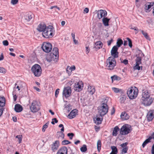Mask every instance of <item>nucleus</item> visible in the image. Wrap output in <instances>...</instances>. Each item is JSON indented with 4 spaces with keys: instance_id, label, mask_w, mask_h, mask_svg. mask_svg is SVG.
Wrapping results in <instances>:
<instances>
[{
    "instance_id": "f257e3e1",
    "label": "nucleus",
    "mask_w": 154,
    "mask_h": 154,
    "mask_svg": "<svg viewBox=\"0 0 154 154\" xmlns=\"http://www.w3.org/2000/svg\"><path fill=\"white\" fill-rule=\"evenodd\" d=\"M116 65L115 58L112 57H109L107 60L106 63V68L110 70L113 69Z\"/></svg>"
},
{
    "instance_id": "f03ea898",
    "label": "nucleus",
    "mask_w": 154,
    "mask_h": 154,
    "mask_svg": "<svg viewBox=\"0 0 154 154\" xmlns=\"http://www.w3.org/2000/svg\"><path fill=\"white\" fill-rule=\"evenodd\" d=\"M138 94V90L135 87H131L129 88L127 92V95L130 99H134L137 96Z\"/></svg>"
},
{
    "instance_id": "7ed1b4c3",
    "label": "nucleus",
    "mask_w": 154,
    "mask_h": 154,
    "mask_svg": "<svg viewBox=\"0 0 154 154\" xmlns=\"http://www.w3.org/2000/svg\"><path fill=\"white\" fill-rule=\"evenodd\" d=\"M31 70L36 77H39L41 75L42 68L38 64H35L33 65L31 68Z\"/></svg>"
},
{
    "instance_id": "20e7f679",
    "label": "nucleus",
    "mask_w": 154,
    "mask_h": 154,
    "mask_svg": "<svg viewBox=\"0 0 154 154\" xmlns=\"http://www.w3.org/2000/svg\"><path fill=\"white\" fill-rule=\"evenodd\" d=\"M54 30L51 26H49L47 28L42 32V35L45 38H48L52 37L53 36Z\"/></svg>"
},
{
    "instance_id": "39448f33",
    "label": "nucleus",
    "mask_w": 154,
    "mask_h": 154,
    "mask_svg": "<svg viewBox=\"0 0 154 154\" xmlns=\"http://www.w3.org/2000/svg\"><path fill=\"white\" fill-rule=\"evenodd\" d=\"M40 109V103L36 100H33L30 106L31 111L33 112H38Z\"/></svg>"
},
{
    "instance_id": "423d86ee",
    "label": "nucleus",
    "mask_w": 154,
    "mask_h": 154,
    "mask_svg": "<svg viewBox=\"0 0 154 154\" xmlns=\"http://www.w3.org/2000/svg\"><path fill=\"white\" fill-rule=\"evenodd\" d=\"M131 131V126L128 124H125L121 128L120 133L122 135H125L130 133Z\"/></svg>"
},
{
    "instance_id": "0eeeda50",
    "label": "nucleus",
    "mask_w": 154,
    "mask_h": 154,
    "mask_svg": "<svg viewBox=\"0 0 154 154\" xmlns=\"http://www.w3.org/2000/svg\"><path fill=\"white\" fill-rule=\"evenodd\" d=\"M108 107L107 104L101 105L99 109L100 116L102 117L106 115L108 112Z\"/></svg>"
},
{
    "instance_id": "6e6552de",
    "label": "nucleus",
    "mask_w": 154,
    "mask_h": 154,
    "mask_svg": "<svg viewBox=\"0 0 154 154\" xmlns=\"http://www.w3.org/2000/svg\"><path fill=\"white\" fill-rule=\"evenodd\" d=\"M42 48L44 51L46 53H49L51 51L52 46L50 43L44 42L43 43Z\"/></svg>"
},
{
    "instance_id": "1a4fd4ad",
    "label": "nucleus",
    "mask_w": 154,
    "mask_h": 154,
    "mask_svg": "<svg viewBox=\"0 0 154 154\" xmlns=\"http://www.w3.org/2000/svg\"><path fill=\"white\" fill-rule=\"evenodd\" d=\"M97 14V18L99 19H101L103 17H106L107 15V13L106 11L103 10H100L98 11L96 10L94 12Z\"/></svg>"
},
{
    "instance_id": "9d476101",
    "label": "nucleus",
    "mask_w": 154,
    "mask_h": 154,
    "mask_svg": "<svg viewBox=\"0 0 154 154\" xmlns=\"http://www.w3.org/2000/svg\"><path fill=\"white\" fill-rule=\"evenodd\" d=\"M71 92L70 87H68L65 88L63 91V96L66 98L70 96Z\"/></svg>"
},
{
    "instance_id": "9b49d317",
    "label": "nucleus",
    "mask_w": 154,
    "mask_h": 154,
    "mask_svg": "<svg viewBox=\"0 0 154 154\" xmlns=\"http://www.w3.org/2000/svg\"><path fill=\"white\" fill-rule=\"evenodd\" d=\"M118 48L117 46H114L111 51V54L112 58H117L118 57L119 53L118 51Z\"/></svg>"
},
{
    "instance_id": "f8f14e48",
    "label": "nucleus",
    "mask_w": 154,
    "mask_h": 154,
    "mask_svg": "<svg viewBox=\"0 0 154 154\" xmlns=\"http://www.w3.org/2000/svg\"><path fill=\"white\" fill-rule=\"evenodd\" d=\"M83 87V83L82 81H79L75 84V90L78 92L81 91Z\"/></svg>"
},
{
    "instance_id": "ddd939ff",
    "label": "nucleus",
    "mask_w": 154,
    "mask_h": 154,
    "mask_svg": "<svg viewBox=\"0 0 154 154\" xmlns=\"http://www.w3.org/2000/svg\"><path fill=\"white\" fill-rule=\"evenodd\" d=\"M59 141L57 140L50 145L51 149L53 152H55L58 149L59 146Z\"/></svg>"
},
{
    "instance_id": "4468645a",
    "label": "nucleus",
    "mask_w": 154,
    "mask_h": 154,
    "mask_svg": "<svg viewBox=\"0 0 154 154\" xmlns=\"http://www.w3.org/2000/svg\"><path fill=\"white\" fill-rule=\"evenodd\" d=\"M141 101L142 104L146 106H150L152 102V99L150 98L144 100H141Z\"/></svg>"
},
{
    "instance_id": "2eb2a0df",
    "label": "nucleus",
    "mask_w": 154,
    "mask_h": 154,
    "mask_svg": "<svg viewBox=\"0 0 154 154\" xmlns=\"http://www.w3.org/2000/svg\"><path fill=\"white\" fill-rule=\"evenodd\" d=\"M54 55L52 54H50L48 55L46 57V59L48 61L50 62L52 61H57L58 59V58L55 57Z\"/></svg>"
},
{
    "instance_id": "dca6fc26",
    "label": "nucleus",
    "mask_w": 154,
    "mask_h": 154,
    "mask_svg": "<svg viewBox=\"0 0 154 154\" xmlns=\"http://www.w3.org/2000/svg\"><path fill=\"white\" fill-rule=\"evenodd\" d=\"M78 111L76 109L72 110L68 115L67 117L70 119H72L75 118L78 114Z\"/></svg>"
},
{
    "instance_id": "f3484780",
    "label": "nucleus",
    "mask_w": 154,
    "mask_h": 154,
    "mask_svg": "<svg viewBox=\"0 0 154 154\" xmlns=\"http://www.w3.org/2000/svg\"><path fill=\"white\" fill-rule=\"evenodd\" d=\"M47 28L46 24L44 23H42L38 26L37 30L38 31L43 32Z\"/></svg>"
},
{
    "instance_id": "a211bd4d",
    "label": "nucleus",
    "mask_w": 154,
    "mask_h": 154,
    "mask_svg": "<svg viewBox=\"0 0 154 154\" xmlns=\"http://www.w3.org/2000/svg\"><path fill=\"white\" fill-rule=\"evenodd\" d=\"M146 117L148 121H151L154 118V110L149 111L147 114Z\"/></svg>"
},
{
    "instance_id": "6ab92c4d",
    "label": "nucleus",
    "mask_w": 154,
    "mask_h": 154,
    "mask_svg": "<svg viewBox=\"0 0 154 154\" xmlns=\"http://www.w3.org/2000/svg\"><path fill=\"white\" fill-rule=\"evenodd\" d=\"M87 91L89 94L91 95H93L96 91L95 86L93 85H88V86Z\"/></svg>"
},
{
    "instance_id": "aec40b11",
    "label": "nucleus",
    "mask_w": 154,
    "mask_h": 154,
    "mask_svg": "<svg viewBox=\"0 0 154 154\" xmlns=\"http://www.w3.org/2000/svg\"><path fill=\"white\" fill-rule=\"evenodd\" d=\"M56 154H67V149L66 147L61 148L57 151Z\"/></svg>"
},
{
    "instance_id": "412c9836",
    "label": "nucleus",
    "mask_w": 154,
    "mask_h": 154,
    "mask_svg": "<svg viewBox=\"0 0 154 154\" xmlns=\"http://www.w3.org/2000/svg\"><path fill=\"white\" fill-rule=\"evenodd\" d=\"M103 120V117H100L97 116L96 117L93 119L94 122L97 125H99L101 123Z\"/></svg>"
},
{
    "instance_id": "4be33fe9",
    "label": "nucleus",
    "mask_w": 154,
    "mask_h": 154,
    "mask_svg": "<svg viewBox=\"0 0 154 154\" xmlns=\"http://www.w3.org/2000/svg\"><path fill=\"white\" fill-rule=\"evenodd\" d=\"M120 116L121 119L123 120H127L129 118V116L128 114L125 112H122Z\"/></svg>"
},
{
    "instance_id": "5701e85b",
    "label": "nucleus",
    "mask_w": 154,
    "mask_h": 154,
    "mask_svg": "<svg viewBox=\"0 0 154 154\" xmlns=\"http://www.w3.org/2000/svg\"><path fill=\"white\" fill-rule=\"evenodd\" d=\"M142 97L141 100H144L145 99L149 98V95L147 91H143L142 92Z\"/></svg>"
},
{
    "instance_id": "b1692460",
    "label": "nucleus",
    "mask_w": 154,
    "mask_h": 154,
    "mask_svg": "<svg viewBox=\"0 0 154 154\" xmlns=\"http://www.w3.org/2000/svg\"><path fill=\"white\" fill-rule=\"evenodd\" d=\"M51 54H52L54 55L55 57L57 58H59V50L58 48L57 47L54 48H53L52 53Z\"/></svg>"
},
{
    "instance_id": "393cba45",
    "label": "nucleus",
    "mask_w": 154,
    "mask_h": 154,
    "mask_svg": "<svg viewBox=\"0 0 154 154\" xmlns=\"http://www.w3.org/2000/svg\"><path fill=\"white\" fill-rule=\"evenodd\" d=\"M14 110L17 112H20L23 110V107L19 104H17L15 106Z\"/></svg>"
},
{
    "instance_id": "a878e982",
    "label": "nucleus",
    "mask_w": 154,
    "mask_h": 154,
    "mask_svg": "<svg viewBox=\"0 0 154 154\" xmlns=\"http://www.w3.org/2000/svg\"><path fill=\"white\" fill-rule=\"evenodd\" d=\"M102 46L103 43L100 41L97 42L95 43L94 47L97 50L102 48Z\"/></svg>"
},
{
    "instance_id": "bb28decb",
    "label": "nucleus",
    "mask_w": 154,
    "mask_h": 154,
    "mask_svg": "<svg viewBox=\"0 0 154 154\" xmlns=\"http://www.w3.org/2000/svg\"><path fill=\"white\" fill-rule=\"evenodd\" d=\"M59 128H62L61 129V131L60 132H57V134H59L61 135V136L62 139H63L64 138V134L63 133V132L64 131V127L63 125V124H61L59 125Z\"/></svg>"
},
{
    "instance_id": "cd10ccee",
    "label": "nucleus",
    "mask_w": 154,
    "mask_h": 154,
    "mask_svg": "<svg viewBox=\"0 0 154 154\" xmlns=\"http://www.w3.org/2000/svg\"><path fill=\"white\" fill-rule=\"evenodd\" d=\"M5 104V99L4 97L0 96V107H4Z\"/></svg>"
},
{
    "instance_id": "c85d7f7f",
    "label": "nucleus",
    "mask_w": 154,
    "mask_h": 154,
    "mask_svg": "<svg viewBox=\"0 0 154 154\" xmlns=\"http://www.w3.org/2000/svg\"><path fill=\"white\" fill-rule=\"evenodd\" d=\"M110 20V19L106 17L103 18L102 19V22L103 24L105 26H108L109 22Z\"/></svg>"
},
{
    "instance_id": "c756f323",
    "label": "nucleus",
    "mask_w": 154,
    "mask_h": 154,
    "mask_svg": "<svg viewBox=\"0 0 154 154\" xmlns=\"http://www.w3.org/2000/svg\"><path fill=\"white\" fill-rule=\"evenodd\" d=\"M119 129L118 126H116L114 128L112 133V135L116 136L118 134V132L119 131Z\"/></svg>"
},
{
    "instance_id": "7c9ffc66",
    "label": "nucleus",
    "mask_w": 154,
    "mask_h": 154,
    "mask_svg": "<svg viewBox=\"0 0 154 154\" xmlns=\"http://www.w3.org/2000/svg\"><path fill=\"white\" fill-rule=\"evenodd\" d=\"M144 6V10L146 12H149L150 11V9L152 7L151 4H149V5L146 4Z\"/></svg>"
},
{
    "instance_id": "2f4dec72",
    "label": "nucleus",
    "mask_w": 154,
    "mask_h": 154,
    "mask_svg": "<svg viewBox=\"0 0 154 154\" xmlns=\"http://www.w3.org/2000/svg\"><path fill=\"white\" fill-rule=\"evenodd\" d=\"M111 149L112 151L110 154H117L118 153V149L116 147L114 146H112Z\"/></svg>"
},
{
    "instance_id": "473e14b6",
    "label": "nucleus",
    "mask_w": 154,
    "mask_h": 154,
    "mask_svg": "<svg viewBox=\"0 0 154 154\" xmlns=\"http://www.w3.org/2000/svg\"><path fill=\"white\" fill-rule=\"evenodd\" d=\"M151 142V138L148 137V138L146 139L143 143L142 144V147L144 148L148 143Z\"/></svg>"
},
{
    "instance_id": "72a5a7b5",
    "label": "nucleus",
    "mask_w": 154,
    "mask_h": 154,
    "mask_svg": "<svg viewBox=\"0 0 154 154\" xmlns=\"http://www.w3.org/2000/svg\"><path fill=\"white\" fill-rule=\"evenodd\" d=\"M33 15L31 14H28L26 16H25V18L26 20L28 21H30L32 18Z\"/></svg>"
},
{
    "instance_id": "f704fd0d",
    "label": "nucleus",
    "mask_w": 154,
    "mask_h": 154,
    "mask_svg": "<svg viewBox=\"0 0 154 154\" xmlns=\"http://www.w3.org/2000/svg\"><path fill=\"white\" fill-rule=\"evenodd\" d=\"M97 146L98 151L100 152L101 148V142L100 140H98L97 143Z\"/></svg>"
},
{
    "instance_id": "c9c22d12",
    "label": "nucleus",
    "mask_w": 154,
    "mask_h": 154,
    "mask_svg": "<svg viewBox=\"0 0 154 154\" xmlns=\"http://www.w3.org/2000/svg\"><path fill=\"white\" fill-rule=\"evenodd\" d=\"M123 44V42L122 40L121 39H119L117 42V45L118 48L120 47L121 45Z\"/></svg>"
},
{
    "instance_id": "e433bc0d",
    "label": "nucleus",
    "mask_w": 154,
    "mask_h": 154,
    "mask_svg": "<svg viewBox=\"0 0 154 154\" xmlns=\"http://www.w3.org/2000/svg\"><path fill=\"white\" fill-rule=\"evenodd\" d=\"M112 90L115 93H118L122 91V90L117 88L112 87Z\"/></svg>"
},
{
    "instance_id": "4c0bfd02",
    "label": "nucleus",
    "mask_w": 154,
    "mask_h": 154,
    "mask_svg": "<svg viewBox=\"0 0 154 154\" xmlns=\"http://www.w3.org/2000/svg\"><path fill=\"white\" fill-rule=\"evenodd\" d=\"M141 32L143 35L146 39L149 40H150V39L147 33L146 32H144L143 30L141 31Z\"/></svg>"
},
{
    "instance_id": "58836bf2",
    "label": "nucleus",
    "mask_w": 154,
    "mask_h": 154,
    "mask_svg": "<svg viewBox=\"0 0 154 154\" xmlns=\"http://www.w3.org/2000/svg\"><path fill=\"white\" fill-rule=\"evenodd\" d=\"M49 123V122H48L43 126L42 129L43 132H45V129L48 128Z\"/></svg>"
},
{
    "instance_id": "ea45409f",
    "label": "nucleus",
    "mask_w": 154,
    "mask_h": 154,
    "mask_svg": "<svg viewBox=\"0 0 154 154\" xmlns=\"http://www.w3.org/2000/svg\"><path fill=\"white\" fill-rule=\"evenodd\" d=\"M87 146L86 145L84 144L80 148V150L82 152H84L87 151Z\"/></svg>"
},
{
    "instance_id": "a19ab883",
    "label": "nucleus",
    "mask_w": 154,
    "mask_h": 154,
    "mask_svg": "<svg viewBox=\"0 0 154 154\" xmlns=\"http://www.w3.org/2000/svg\"><path fill=\"white\" fill-rule=\"evenodd\" d=\"M126 99V96L125 95H123L122 97L120 98V102L121 103H123L125 101Z\"/></svg>"
},
{
    "instance_id": "79ce46f5",
    "label": "nucleus",
    "mask_w": 154,
    "mask_h": 154,
    "mask_svg": "<svg viewBox=\"0 0 154 154\" xmlns=\"http://www.w3.org/2000/svg\"><path fill=\"white\" fill-rule=\"evenodd\" d=\"M141 63V59L140 57H137L136 59V64L139 65Z\"/></svg>"
},
{
    "instance_id": "37998d69",
    "label": "nucleus",
    "mask_w": 154,
    "mask_h": 154,
    "mask_svg": "<svg viewBox=\"0 0 154 154\" xmlns=\"http://www.w3.org/2000/svg\"><path fill=\"white\" fill-rule=\"evenodd\" d=\"M67 69H70V70H71V72H72V71H74L75 70V67L74 65L72 66L71 67L68 66H67Z\"/></svg>"
},
{
    "instance_id": "c03bdc74",
    "label": "nucleus",
    "mask_w": 154,
    "mask_h": 154,
    "mask_svg": "<svg viewBox=\"0 0 154 154\" xmlns=\"http://www.w3.org/2000/svg\"><path fill=\"white\" fill-rule=\"evenodd\" d=\"M126 39L128 41V45H129V46L130 48H131L132 47V43L131 40V39L130 38H126Z\"/></svg>"
},
{
    "instance_id": "a18cd8bd",
    "label": "nucleus",
    "mask_w": 154,
    "mask_h": 154,
    "mask_svg": "<svg viewBox=\"0 0 154 154\" xmlns=\"http://www.w3.org/2000/svg\"><path fill=\"white\" fill-rule=\"evenodd\" d=\"M118 78H119L116 75H114L111 77V79L112 81L118 80Z\"/></svg>"
},
{
    "instance_id": "49530a36",
    "label": "nucleus",
    "mask_w": 154,
    "mask_h": 154,
    "mask_svg": "<svg viewBox=\"0 0 154 154\" xmlns=\"http://www.w3.org/2000/svg\"><path fill=\"white\" fill-rule=\"evenodd\" d=\"M128 144V143L126 142L125 143H123L121 144L120 146L122 148H128L127 146V145Z\"/></svg>"
},
{
    "instance_id": "de8ad7c7",
    "label": "nucleus",
    "mask_w": 154,
    "mask_h": 154,
    "mask_svg": "<svg viewBox=\"0 0 154 154\" xmlns=\"http://www.w3.org/2000/svg\"><path fill=\"white\" fill-rule=\"evenodd\" d=\"M16 138H17L19 140V143H20L22 141V137L21 135H17L16 137Z\"/></svg>"
},
{
    "instance_id": "09e8293b",
    "label": "nucleus",
    "mask_w": 154,
    "mask_h": 154,
    "mask_svg": "<svg viewBox=\"0 0 154 154\" xmlns=\"http://www.w3.org/2000/svg\"><path fill=\"white\" fill-rule=\"evenodd\" d=\"M70 143V142L69 141L66 140H63L62 142V144L63 145L68 144Z\"/></svg>"
},
{
    "instance_id": "8fccbe9b",
    "label": "nucleus",
    "mask_w": 154,
    "mask_h": 154,
    "mask_svg": "<svg viewBox=\"0 0 154 154\" xmlns=\"http://www.w3.org/2000/svg\"><path fill=\"white\" fill-rule=\"evenodd\" d=\"M108 102V100L105 98H104L102 102V105H104V104H107V102Z\"/></svg>"
},
{
    "instance_id": "3c124183",
    "label": "nucleus",
    "mask_w": 154,
    "mask_h": 154,
    "mask_svg": "<svg viewBox=\"0 0 154 154\" xmlns=\"http://www.w3.org/2000/svg\"><path fill=\"white\" fill-rule=\"evenodd\" d=\"M17 85L18 86H23V85L24 84V82H22L21 81H18L17 82Z\"/></svg>"
},
{
    "instance_id": "603ef678",
    "label": "nucleus",
    "mask_w": 154,
    "mask_h": 154,
    "mask_svg": "<svg viewBox=\"0 0 154 154\" xmlns=\"http://www.w3.org/2000/svg\"><path fill=\"white\" fill-rule=\"evenodd\" d=\"M58 122V120H57L56 118H54L52 119V122L51 123L53 125L55 124V123H57Z\"/></svg>"
},
{
    "instance_id": "864d4df0",
    "label": "nucleus",
    "mask_w": 154,
    "mask_h": 154,
    "mask_svg": "<svg viewBox=\"0 0 154 154\" xmlns=\"http://www.w3.org/2000/svg\"><path fill=\"white\" fill-rule=\"evenodd\" d=\"M74 134L72 133H69L67 134V136L69 137L70 139H72Z\"/></svg>"
},
{
    "instance_id": "5fc2aeb1",
    "label": "nucleus",
    "mask_w": 154,
    "mask_h": 154,
    "mask_svg": "<svg viewBox=\"0 0 154 154\" xmlns=\"http://www.w3.org/2000/svg\"><path fill=\"white\" fill-rule=\"evenodd\" d=\"M6 72L5 69L3 67H0V72L2 73H5Z\"/></svg>"
},
{
    "instance_id": "6e6d98bb",
    "label": "nucleus",
    "mask_w": 154,
    "mask_h": 154,
    "mask_svg": "<svg viewBox=\"0 0 154 154\" xmlns=\"http://www.w3.org/2000/svg\"><path fill=\"white\" fill-rule=\"evenodd\" d=\"M121 62L126 65L128 64V60L126 59H125L123 61H121Z\"/></svg>"
},
{
    "instance_id": "4d7b16f0",
    "label": "nucleus",
    "mask_w": 154,
    "mask_h": 154,
    "mask_svg": "<svg viewBox=\"0 0 154 154\" xmlns=\"http://www.w3.org/2000/svg\"><path fill=\"white\" fill-rule=\"evenodd\" d=\"M128 148H123L122 150V153H126L127 152V151L128 150Z\"/></svg>"
},
{
    "instance_id": "13d9d810",
    "label": "nucleus",
    "mask_w": 154,
    "mask_h": 154,
    "mask_svg": "<svg viewBox=\"0 0 154 154\" xmlns=\"http://www.w3.org/2000/svg\"><path fill=\"white\" fill-rule=\"evenodd\" d=\"M18 0H11V3L13 5L16 4L18 2Z\"/></svg>"
},
{
    "instance_id": "bf43d9fd",
    "label": "nucleus",
    "mask_w": 154,
    "mask_h": 154,
    "mask_svg": "<svg viewBox=\"0 0 154 154\" xmlns=\"http://www.w3.org/2000/svg\"><path fill=\"white\" fill-rule=\"evenodd\" d=\"M3 44L5 46H8V42L7 40H4L3 42Z\"/></svg>"
},
{
    "instance_id": "052dcab7",
    "label": "nucleus",
    "mask_w": 154,
    "mask_h": 154,
    "mask_svg": "<svg viewBox=\"0 0 154 154\" xmlns=\"http://www.w3.org/2000/svg\"><path fill=\"white\" fill-rule=\"evenodd\" d=\"M60 89H57L55 92V96L56 97H57V96L59 94V91Z\"/></svg>"
},
{
    "instance_id": "680f3d73",
    "label": "nucleus",
    "mask_w": 154,
    "mask_h": 154,
    "mask_svg": "<svg viewBox=\"0 0 154 154\" xmlns=\"http://www.w3.org/2000/svg\"><path fill=\"white\" fill-rule=\"evenodd\" d=\"M113 41V39H111L110 40L107 41V44L108 46H109L111 44L112 42Z\"/></svg>"
},
{
    "instance_id": "e2e57ef3",
    "label": "nucleus",
    "mask_w": 154,
    "mask_h": 154,
    "mask_svg": "<svg viewBox=\"0 0 154 154\" xmlns=\"http://www.w3.org/2000/svg\"><path fill=\"white\" fill-rule=\"evenodd\" d=\"M90 51V48L88 47V46L86 47V51L87 54H88L89 53V52Z\"/></svg>"
},
{
    "instance_id": "0e129e2a",
    "label": "nucleus",
    "mask_w": 154,
    "mask_h": 154,
    "mask_svg": "<svg viewBox=\"0 0 154 154\" xmlns=\"http://www.w3.org/2000/svg\"><path fill=\"white\" fill-rule=\"evenodd\" d=\"M115 110L114 107H113L111 111V115H112L114 114L115 112Z\"/></svg>"
},
{
    "instance_id": "69168bd1",
    "label": "nucleus",
    "mask_w": 154,
    "mask_h": 154,
    "mask_svg": "<svg viewBox=\"0 0 154 154\" xmlns=\"http://www.w3.org/2000/svg\"><path fill=\"white\" fill-rule=\"evenodd\" d=\"M139 65L136 64L135 66V69H137L138 70H139L140 69V66H139Z\"/></svg>"
},
{
    "instance_id": "338daca9",
    "label": "nucleus",
    "mask_w": 154,
    "mask_h": 154,
    "mask_svg": "<svg viewBox=\"0 0 154 154\" xmlns=\"http://www.w3.org/2000/svg\"><path fill=\"white\" fill-rule=\"evenodd\" d=\"M89 9L87 8H85L84 10V11L86 13H88L89 12Z\"/></svg>"
},
{
    "instance_id": "774afa93",
    "label": "nucleus",
    "mask_w": 154,
    "mask_h": 154,
    "mask_svg": "<svg viewBox=\"0 0 154 154\" xmlns=\"http://www.w3.org/2000/svg\"><path fill=\"white\" fill-rule=\"evenodd\" d=\"M149 137L151 138V140L152 139H154V132L153 133L151 136H149Z\"/></svg>"
}]
</instances>
